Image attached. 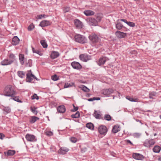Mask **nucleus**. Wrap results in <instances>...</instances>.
<instances>
[{"instance_id": "obj_17", "label": "nucleus", "mask_w": 161, "mask_h": 161, "mask_svg": "<svg viewBox=\"0 0 161 161\" xmlns=\"http://www.w3.org/2000/svg\"><path fill=\"white\" fill-rule=\"evenodd\" d=\"M69 150V149L67 148L62 147L58 150V153L62 154H65Z\"/></svg>"}, {"instance_id": "obj_39", "label": "nucleus", "mask_w": 161, "mask_h": 161, "mask_svg": "<svg viewBox=\"0 0 161 161\" xmlns=\"http://www.w3.org/2000/svg\"><path fill=\"white\" fill-rule=\"evenodd\" d=\"M111 117L109 114H105L104 117V119L107 121H110L111 120Z\"/></svg>"}, {"instance_id": "obj_13", "label": "nucleus", "mask_w": 161, "mask_h": 161, "mask_svg": "<svg viewBox=\"0 0 161 161\" xmlns=\"http://www.w3.org/2000/svg\"><path fill=\"white\" fill-rule=\"evenodd\" d=\"M74 24L75 26L78 29H80L83 27L82 22L78 19H76L74 20Z\"/></svg>"}, {"instance_id": "obj_21", "label": "nucleus", "mask_w": 161, "mask_h": 161, "mask_svg": "<svg viewBox=\"0 0 161 161\" xmlns=\"http://www.w3.org/2000/svg\"><path fill=\"white\" fill-rule=\"evenodd\" d=\"M59 55V54L58 52L53 51L51 53L50 56L52 59H54L57 58Z\"/></svg>"}, {"instance_id": "obj_15", "label": "nucleus", "mask_w": 161, "mask_h": 161, "mask_svg": "<svg viewBox=\"0 0 161 161\" xmlns=\"http://www.w3.org/2000/svg\"><path fill=\"white\" fill-rule=\"evenodd\" d=\"M133 157L137 160H142L143 158V156L142 155L137 153H134L132 155Z\"/></svg>"}, {"instance_id": "obj_37", "label": "nucleus", "mask_w": 161, "mask_h": 161, "mask_svg": "<svg viewBox=\"0 0 161 161\" xmlns=\"http://www.w3.org/2000/svg\"><path fill=\"white\" fill-rule=\"evenodd\" d=\"M86 127L88 128L93 130L94 129V125L93 124L89 123L86 124Z\"/></svg>"}, {"instance_id": "obj_61", "label": "nucleus", "mask_w": 161, "mask_h": 161, "mask_svg": "<svg viewBox=\"0 0 161 161\" xmlns=\"http://www.w3.org/2000/svg\"><path fill=\"white\" fill-rule=\"evenodd\" d=\"M158 159L159 161H161V157H159Z\"/></svg>"}, {"instance_id": "obj_29", "label": "nucleus", "mask_w": 161, "mask_h": 161, "mask_svg": "<svg viewBox=\"0 0 161 161\" xmlns=\"http://www.w3.org/2000/svg\"><path fill=\"white\" fill-rule=\"evenodd\" d=\"M17 74L19 77L23 78L25 76V73L22 71H19L17 72Z\"/></svg>"}, {"instance_id": "obj_12", "label": "nucleus", "mask_w": 161, "mask_h": 161, "mask_svg": "<svg viewBox=\"0 0 161 161\" xmlns=\"http://www.w3.org/2000/svg\"><path fill=\"white\" fill-rule=\"evenodd\" d=\"M71 66L73 68L77 69H80L82 68V66L78 62H73L71 64Z\"/></svg>"}, {"instance_id": "obj_58", "label": "nucleus", "mask_w": 161, "mask_h": 161, "mask_svg": "<svg viewBox=\"0 0 161 161\" xmlns=\"http://www.w3.org/2000/svg\"><path fill=\"white\" fill-rule=\"evenodd\" d=\"M87 100L89 101H93L92 98H89V99H87Z\"/></svg>"}, {"instance_id": "obj_11", "label": "nucleus", "mask_w": 161, "mask_h": 161, "mask_svg": "<svg viewBox=\"0 0 161 161\" xmlns=\"http://www.w3.org/2000/svg\"><path fill=\"white\" fill-rule=\"evenodd\" d=\"M115 35L117 37L119 38H125L127 36V34L119 31H117L115 32Z\"/></svg>"}, {"instance_id": "obj_51", "label": "nucleus", "mask_w": 161, "mask_h": 161, "mask_svg": "<svg viewBox=\"0 0 161 161\" xmlns=\"http://www.w3.org/2000/svg\"><path fill=\"white\" fill-rule=\"evenodd\" d=\"M70 8L69 7H65L64 8L63 10L64 12L66 13L68 12Z\"/></svg>"}, {"instance_id": "obj_2", "label": "nucleus", "mask_w": 161, "mask_h": 161, "mask_svg": "<svg viewBox=\"0 0 161 161\" xmlns=\"http://www.w3.org/2000/svg\"><path fill=\"white\" fill-rule=\"evenodd\" d=\"M75 41L81 43H84L86 42L87 40L86 37L80 35H77L75 37Z\"/></svg>"}, {"instance_id": "obj_7", "label": "nucleus", "mask_w": 161, "mask_h": 161, "mask_svg": "<svg viewBox=\"0 0 161 161\" xmlns=\"http://www.w3.org/2000/svg\"><path fill=\"white\" fill-rule=\"evenodd\" d=\"M99 133L102 135H105L107 131V127L104 125L100 126L98 128Z\"/></svg>"}, {"instance_id": "obj_10", "label": "nucleus", "mask_w": 161, "mask_h": 161, "mask_svg": "<svg viewBox=\"0 0 161 161\" xmlns=\"http://www.w3.org/2000/svg\"><path fill=\"white\" fill-rule=\"evenodd\" d=\"M14 62V60L10 59H5L1 62V64L2 65H10Z\"/></svg>"}, {"instance_id": "obj_63", "label": "nucleus", "mask_w": 161, "mask_h": 161, "mask_svg": "<svg viewBox=\"0 0 161 161\" xmlns=\"http://www.w3.org/2000/svg\"><path fill=\"white\" fill-rule=\"evenodd\" d=\"M156 135V133H155L154 134V136H155Z\"/></svg>"}, {"instance_id": "obj_45", "label": "nucleus", "mask_w": 161, "mask_h": 161, "mask_svg": "<svg viewBox=\"0 0 161 161\" xmlns=\"http://www.w3.org/2000/svg\"><path fill=\"white\" fill-rule=\"evenodd\" d=\"M31 99L33 100L35 99L38 100L39 99V97L36 94H34L33 96H31Z\"/></svg>"}, {"instance_id": "obj_50", "label": "nucleus", "mask_w": 161, "mask_h": 161, "mask_svg": "<svg viewBox=\"0 0 161 161\" xmlns=\"http://www.w3.org/2000/svg\"><path fill=\"white\" fill-rule=\"evenodd\" d=\"M73 106L74 108L73 109L71 110L72 112H75L77 111L78 109V107H75L74 104H73Z\"/></svg>"}, {"instance_id": "obj_47", "label": "nucleus", "mask_w": 161, "mask_h": 161, "mask_svg": "<svg viewBox=\"0 0 161 161\" xmlns=\"http://www.w3.org/2000/svg\"><path fill=\"white\" fill-rule=\"evenodd\" d=\"M141 136V134L138 133H135L133 134V136L136 138L139 137Z\"/></svg>"}, {"instance_id": "obj_27", "label": "nucleus", "mask_w": 161, "mask_h": 161, "mask_svg": "<svg viewBox=\"0 0 161 161\" xmlns=\"http://www.w3.org/2000/svg\"><path fill=\"white\" fill-rule=\"evenodd\" d=\"M160 150V147L158 146H155L153 148V151L156 153H159Z\"/></svg>"}, {"instance_id": "obj_6", "label": "nucleus", "mask_w": 161, "mask_h": 161, "mask_svg": "<svg viewBox=\"0 0 161 161\" xmlns=\"http://www.w3.org/2000/svg\"><path fill=\"white\" fill-rule=\"evenodd\" d=\"M80 58L81 60L86 62L91 59V57L87 54H84L80 55Z\"/></svg>"}, {"instance_id": "obj_41", "label": "nucleus", "mask_w": 161, "mask_h": 161, "mask_svg": "<svg viewBox=\"0 0 161 161\" xmlns=\"http://www.w3.org/2000/svg\"><path fill=\"white\" fill-rule=\"evenodd\" d=\"M157 94L156 92H152L149 93V97L150 98L153 99V97H155Z\"/></svg>"}, {"instance_id": "obj_25", "label": "nucleus", "mask_w": 161, "mask_h": 161, "mask_svg": "<svg viewBox=\"0 0 161 161\" xmlns=\"http://www.w3.org/2000/svg\"><path fill=\"white\" fill-rule=\"evenodd\" d=\"M95 16L97 23L100 22L103 17V15L100 14H97L95 15Z\"/></svg>"}, {"instance_id": "obj_48", "label": "nucleus", "mask_w": 161, "mask_h": 161, "mask_svg": "<svg viewBox=\"0 0 161 161\" xmlns=\"http://www.w3.org/2000/svg\"><path fill=\"white\" fill-rule=\"evenodd\" d=\"M70 141L73 143H75L77 142V139L74 137H72L71 138H70Z\"/></svg>"}, {"instance_id": "obj_56", "label": "nucleus", "mask_w": 161, "mask_h": 161, "mask_svg": "<svg viewBox=\"0 0 161 161\" xmlns=\"http://www.w3.org/2000/svg\"><path fill=\"white\" fill-rule=\"evenodd\" d=\"M4 135L3 134L0 133V139H3L4 137Z\"/></svg>"}, {"instance_id": "obj_22", "label": "nucleus", "mask_w": 161, "mask_h": 161, "mask_svg": "<svg viewBox=\"0 0 161 161\" xmlns=\"http://www.w3.org/2000/svg\"><path fill=\"white\" fill-rule=\"evenodd\" d=\"M84 14L86 16H91L94 14V12L91 10H86L84 11Z\"/></svg>"}, {"instance_id": "obj_33", "label": "nucleus", "mask_w": 161, "mask_h": 161, "mask_svg": "<svg viewBox=\"0 0 161 161\" xmlns=\"http://www.w3.org/2000/svg\"><path fill=\"white\" fill-rule=\"evenodd\" d=\"M32 49L33 52L34 53H37V54H38L40 56H42V53L39 50L37 49H36L32 47Z\"/></svg>"}, {"instance_id": "obj_53", "label": "nucleus", "mask_w": 161, "mask_h": 161, "mask_svg": "<svg viewBox=\"0 0 161 161\" xmlns=\"http://www.w3.org/2000/svg\"><path fill=\"white\" fill-rule=\"evenodd\" d=\"M26 66L28 67H31V60H28V64H27Z\"/></svg>"}, {"instance_id": "obj_49", "label": "nucleus", "mask_w": 161, "mask_h": 161, "mask_svg": "<svg viewBox=\"0 0 161 161\" xmlns=\"http://www.w3.org/2000/svg\"><path fill=\"white\" fill-rule=\"evenodd\" d=\"M9 57L12 59H11V60H14V61L15 56L14 54L13 53H10L9 56Z\"/></svg>"}, {"instance_id": "obj_46", "label": "nucleus", "mask_w": 161, "mask_h": 161, "mask_svg": "<svg viewBox=\"0 0 161 161\" xmlns=\"http://www.w3.org/2000/svg\"><path fill=\"white\" fill-rule=\"evenodd\" d=\"M13 98L14 100L16 101H17L19 103L22 102L19 99V97H14Z\"/></svg>"}, {"instance_id": "obj_59", "label": "nucleus", "mask_w": 161, "mask_h": 161, "mask_svg": "<svg viewBox=\"0 0 161 161\" xmlns=\"http://www.w3.org/2000/svg\"><path fill=\"white\" fill-rule=\"evenodd\" d=\"M31 111L33 113H35V111H36V110H35V109H31Z\"/></svg>"}, {"instance_id": "obj_20", "label": "nucleus", "mask_w": 161, "mask_h": 161, "mask_svg": "<svg viewBox=\"0 0 161 161\" xmlns=\"http://www.w3.org/2000/svg\"><path fill=\"white\" fill-rule=\"evenodd\" d=\"M19 41V39L17 36H14L12 39V43L13 45H16L18 44Z\"/></svg>"}, {"instance_id": "obj_36", "label": "nucleus", "mask_w": 161, "mask_h": 161, "mask_svg": "<svg viewBox=\"0 0 161 161\" xmlns=\"http://www.w3.org/2000/svg\"><path fill=\"white\" fill-rule=\"evenodd\" d=\"M116 27L118 30H121L123 27V25L119 22L116 24Z\"/></svg>"}, {"instance_id": "obj_3", "label": "nucleus", "mask_w": 161, "mask_h": 161, "mask_svg": "<svg viewBox=\"0 0 161 161\" xmlns=\"http://www.w3.org/2000/svg\"><path fill=\"white\" fill-rule=\"evenodd\" d=\"M89 38L92 43H97L100 40V38L98 36L94 33H92L89 35Z\"/></svg>"}, {"instance_id": "obj_1", "label": "nucleus", "mask_w": 161, "mask_h": 161, "mask_svg": "<svg viewBox=\"0 0 161 161\" xmlns=\"http://www.w3.org/2000/svg\"><path fill=\"white\" fill-rule=\"evenodd\" d=\"M3 95L8 97H14L15 94V91H14V88L11 85L6 86L3 91Z\"/></svg>"}, {"instance_id": "obj_18", "label": "nucleus", "mask_w": 161, "mask_h": 161, "mask_svg": "<svg viewBox=\"0 0 161 161\" xmlns=\"http://www.w3.org/2000/svg\"><path fill=\"white\" fill-rule=\"evenodd\" d=\"M120 20L124 22L130 27H134L135 26V24L134 23L130 21H127L125 19H120Z\"/></svg>"}, {"instance_id": "obj_35", "label": "nucleus", "mask_w": 161, "mask_h": 161, "mask_svg": "<svg viewBox=\"0 0 161 161\" xmlns=\"http://www.w3.org/2000/svg\"><path fill=\"white\" fill-rule=\"evenodd\" d=\"M15 153L14 150H9L7 153V156H11L14 155Z\"/></svg>"}, {"instance_id": "obj_44", "label": "nucleus", "mask_w": 161, "mask_h": 161, "mask_svg": "<svg viewBox=\"0 0 161 161\" xmlns=\"http://www.w3.org/2000/svg\"><path fill=\"white\" fill-rule=\"evenodd\" d=\"M74 84V83H72L71 84L70 83H65L64 86V87L65 88H68L71 86H72Z\"/></svg>"}, {"instance_id": "obj_30", "label": "nucleus", "mask_w": 161, "mask_h": 161, "mask_svg": "<svg viewBox=\"0 0 161 161\" xmlns=\"http://www.w3.org/2000/svg\"><path fill=\"white\" fill-rule=\"evenodd\" d=\"M4 114H7L11 112V109L8 107H5L3 109Z\"/></svg>"}, {"instance_id": "obj_38", "label": "nucleus", "mask_w": 161, "mask_h": 161, "mask_svg": "<svg viewBox=\"0 0 161 161\" xmlns=\"http://www.w3.org/2000/svg\"><path fill=\"white\" fill-rule=\"evenodd\" d=\"M41 45H42L43 47L46 48H47V44L45 40H42L41 41Z\"/></svg>"}, {"instance_id": "obj_28", "label": "nucleus", "mask_w": 161, "mask_h": 161, "mask_svg": "<svg viewBox=\"0 0 161 161\" xmlns=\"http://www.w3.org/2000/svg\"><path fill=\"white\" fill-rule=\"evenodd\" d=\"M119 126L118 125H115L114 126L112 129V131L114 133H117L119 131Z\"/></svg>"}, {"instance_id": "obj_34", "label": "nucleus", "mask_w": 161, "mask_h": 161, "mask_svg": "<svg viewBox=\"0 0 161 161\" xmlns=\"http://www.w3.org/2000/svg\"><path fill=\"white\" fill-rule=\"evenodd\" d=\"M80 116V112L77 111L75 114L71 115V117L73 118H79Z\"/></svg>"}, {"instance_id": "obj_4", "label": "nucleus", "mask_w": 161, "mask_h": 161, "mask_svg": "<svg viewBox=\"0 0 161 161\" xmlns=\"http://www.w3.org/2000/svg\"><path fill=\"white\" fill-rule=\"evenodd\" d=\"M155 143V141L153 139H147L144 143V146L147 147H150L151 146L153 145Z\"/></svg>"}, {"instance_id": "obj_32", "label": "nucleus", "mask_w": 161, "mask_h": 161, "mask_svg": "<svg viewBox=\"0 0 161 161\" xmlns=\"http://www.w3.org/2000/svg\"><path fill=\"white\" fill-rule=\"evenodd\" d=\"M19 60L21 64L23 65L24 63V55L22 54H19Z\"/></svg>"}, {"instance_id": "obj_54", "label": "nucleus", "mask_w": 161, "mask_h": 161, "mask_svg": "<svg viewBox=\"0 0 161 161\" xmlns=\"http://www.w3.org/2000/svg\"><path fill=\"white\" fill-rule=\"evenodd\" d=\"M45 15L44 14H41L40 15H38L37 17L38 19H40L42 18V17H44L45 16Z\"/></svg>"}, {"instance_id": "obj_62", "label": "nucleus", "mask_w": 161, "mask_h": 161, "mask_svg": "<svg viewBox=\"0 0 161 161\" xmlns=\"http://www.w3.org/2000/svg\"><path fill=\"white\" fill-rule=\"evenodd\" d=\"M159 118L160 119H161V115L159 116Z\"/></svg>"}, {"instance_id": "obj_26", "label": "nucleus", "mask_w": 161, "mask_h": 161, "mask_svg": "<svg viewBox=\"0 0 161 161\" xmlns=\"http://www.w3.org/2000/svg\"><path fill=\"white\" fill-rule=\"evenodd\" d=\"M89 21L92 23V25H97V22L96 19L94 18H91L89 19Z\"/></svg>"}, {"instance_id": "obj_23", "label": "nucleus", "mask_w": 161, "mask_h": 161, "mask_svg": "<svg viewBox=\"0 0 161 161\" xmlns=\"http://www.w3.org/2000/svg\"><path fill=\"white\" fill-rule=\"evenodd\" d=\"M106 61V57H103L100 58L99 60L98 64L99 65H103L104 64Z\"/></svg>"}, {"instance_id": "obj_52", "label": "nucleus", "mask_w": 161, "mask_h": 161, "mask_svg": "<svg viewBox=\"0 0 161 161\" xmlns=\"http://www.w3.org/2000/svg\"><path fill=\"white\" fill-rule=\"evenodd\" d=\"M46 134L48 136H51L53 135V133L51 131H47Z\"/></svg>"}, {"instance_id": "obj_40", "label": "nucleus", "mask_w": 161, "mask_h": 161, "mask_svg": "<svg viewBox=\"0 0 161 161\" xmlns=\"http://www.w3.org/2000/svg\"><path fill=\"white\" fill-rule=\"evenodd\" d=\"M81 89L83 91L86 92H88L90 91L89 89L84 86H82Z\"/></svg>"}, {"instance_id": "obj_8", "label": "nucleus", "mask_w": 161, "mask_h": 161, "mask_svg": "<svg viewBox=\"0 0 161 161\" xmlns=\"http://www.w3.org/2000/svg\"><path fill=\"white\" fill-rule=\"evenodd\" d=\"M25 138L27 141L28 142H32L36 140L35 139V136L29 134H26Z\"/></svg>"}, {"instance_id": "obj_5", "label": "nucleus", "mask_w": 161, "mask_h": 161, "mask_svg": "<svg viewBox=\"0 0 161 161\" xmlns=\"http://www.w3.org/2000/svg\"><path fill=\"white\" fill-rule=\"evenodd\" d=\"M32 77L33 78L37 80V78L31 73V70L28 71V72L26 74V80L27 81L30 82L31 81Z\"/></svg>"}, {"instance_id": "obj_55", "label": "nucleus", "mask_w": 161, "mask_h": 161, "mask_svg": "<svg viewBox=\"0 0 161 161\" xmlns=\"http://www.w3.org/2000/svg\"><path fill=\"white\" fill-rule=\"evenodd\" d=\"M92 98H93V101L96 100H99L101 99L99 97H93Z\"/></svg>"}, {"instance_id": "obj_24", "label": "nucleus", "mask_w": 161, "mask_h": 161, "mask_svg": "<svg viewBox=\"0 0 161 161\" xmlns=\"http://www.w3.org/2000/svg\"><path fill=\"white\" fill-rule=\"evenodd\" d=\"M39 119V118L38 117L32 116L30 119V122L31 124H33Z\"/></svg>"}, {"instance_id": "obj_43", "label": "nucleus", "mask_w": 161, "mask_h": 161, "mask_svg": "<svg viewBox=\"0 0 161 161\" xmlns=\"http://www.w3.org/2000/svg\"><path fill=\"white\" fill-rule=\"evenodd\" d=\"M34 28V26L33 24H31L28 27V31H31L33 30Z\"/></svg>"}, {"instance_id": "obj_14", "label": "nucleus", "mask_w": 161, "mask_h": 161, "mask_svg": "<svg viewBox=\"0 0 161 161\" xmlns=\"http://www.w3.org/2000/svg\"><path fill=\"white\" fill-rule=\"evenodd\" d=\"M51 22L49 21L44 20L40 22L39 26L43 27L49 25H51Z\"/></svg>"}, {"instance_id": "obj_31", "label": "nucleus", "mask_w": 161, "mask_h": 161, "mask_svg": "<svg viewBox=\"0 0 161 161\" xmlns=\"http://www.w3.org/2000/svg\"><path fill=\"white\" fill-rule=\"evenodd\" d=\"M126 99L128 100L131 102H138V99L137 98H133L129 96H127L126 97Z\"/></svg>"}, {"instance_id": "obj_60", "label": "nucleus", "mask_w": 161, "mask_h": 161, "mask_svg": "<svg viewBox=\"0 0 161 161\" xmlns=\"http://www.w3.org/2000/svg\"><path fill=\"white\" fill-rule=\"evenodd\" d=\"M136 120L137 121L139 122H140L142 124H143V123H142L141 122V120Z\"/></svg>"}, {"instance_id": "obj_9", "label": "nucleus", "mask_w": 161, "mask_h": 161, "mask_svg": "<svg viewBox=\"0 0 161 161\" xmlns=\"http://www.w3.org/2000/svg\"><path fill=\"white\" fill-rule=\"evenodd\" d=\"M114 90L113 89L109 88L103 90L102 91V93L104 95L108 96L111 94L113 93Z\"/></svg>"}, {"instance_id": "obj_16", "label": "nucleus", "mask_w": 161, "mask_h": 161, "mask_svg": "<svg viewBox=\"0 0 161 161\" xmlns=\"http://www.w3.org/2000/svg\"><path fill=\"white\" fill-rule=\"evenodd\" d=\"M93 115L97 119H103L100 114V112L99 111L95 110L93 114Z\"/></svg>"}, {"instance_id": "obj_42", "label": "nucleus", "mask_w": 161, "mask_h": 161, "mask_svg": "<svg viewBox=\"0 0 161 161\" xmlns=\"http://www.w3.org/2000/svg\"><path fill=\"white\" fill-rule=\"evenodd\" d=\"M51 79L53 81H55L58 80L59 78L55 74L51 76Z\"/></svg>"}, {"instance_id": "obj_19", "label": "nucleus", "mask_w": 161, "mask_h": 161, "mask_svg": "<svg viewBox=\"0 0 161 161\" xmlns=\"http://www.w3.org/2000/svg\"><path fill=\"white\" fill-rule=\"evenodd\" d=\"M58 111L60 113H64L66 111L65 106L63 105H60L57 108Z\"/></svg>"}, {"instance_id": "obj_57", "label": "nucleus", "mask_w": 161, "mask_h": 161, "mask_svg": "<svg viewBox=\"0 0 161 161\" xmlns=\"http://www.w3.org/2000/svg\"><path fill=\"white\" fill-rule=\"evenodd\" d=\"M125 141L127 143H130V144H131V145H133V144L129 140H125Z\"/></svg>"}]
</instances>
